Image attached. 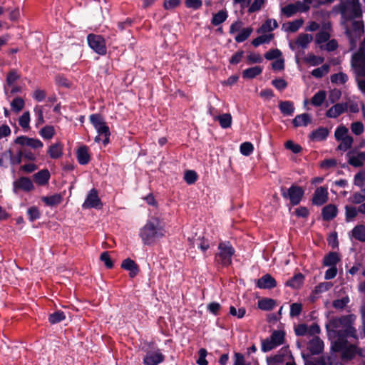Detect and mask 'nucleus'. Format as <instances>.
I'll list each match as a JSON object with an SVG mask.
<instances>
[{
	"mask_svg": "<svg viewBox=\"0 0 365 365\" xmlns=\"http://www.w3.org/2000/svg\"><path fill=\"white\" fill-rule=\"evenodd\" d=\"M302 356L304 361V365H344L342 363L334 361L329 356L322 355L319 358L309 359V355L302 354Z\"/></svg>",
	"mask_w": 365,
	"mask_h": 365,
	"instance_id": "obj_7",
	"label": "nucleus"
},
{
	"mask_svg": "<svg viewBox=\"0 0 365 365\" xmlns=\"http://www.w3.org/2000/svg\"><path fill=\"white\" fill-rule=\"evenodd\" d=\"M304 279V275L299 272L295 274L292 277H291L289 280H287L285 283V285L287 287H290L293 289H299L301 286L303 284Z\"/></svg>",
	"mask_w": 365,
	"mask_h": 365,
	"instance_id": "obj_25",
	"label": "nucleus"
},
{
	"mask_svg": "<svg viewBox=\"0 0 365 365\" xmlns=\"http://www.w3.org/2000/svg\"><path fill=\"white\" fill-rule=\"evenodd\" d=\"M214 120H217L220 126L224 129L228 128L232 125V118L230 113H223L216 115L214 117Z\"/></svg>",
	"mask_w": 365,
	"mask_h": 365,
	"instance_id": "obj_29",
	"label": "nucleus"
},
{
	"mask_svg": "<svg viewBox=\"0 0 365 365\" xmlns=\"http://www.w3.org/2000/svg\"><path fill=\"white\" fill-rule=\"evenodd\" d=\"M121 268L129 271V277L133 278L140 272L138 264L130 258L125 259L121 263Z\"/></svg>",
	"mask_w": 365,
	"mask_h": 365,
	"instance_id": "obj_17",
	"label": "nucleus"
},
{
	"mask_svg": "<svg viewBox=\"0 0 365 365\" xmlns=\"http://www.w3.org/2000/svg\"><path fill=\"white\" fill-rule=\"evenodd\" d=\"M34 182L40 185L44 186L48 183L51 174L48 169H43L33 175Z\"/></svg>",
	"mask_w": 365,
	"mask_h": 365,
	"instance_id": "obj_21",
	"label": "nucleus"
},
{
	"mask_svg": "<svg viewBox=\"0 0 365 365\" xmlns=\"http://www.w3.org/2000/svg\"><path fill=\"white\" fill-rule=\"evenodd\" d=\"M207 309L210 313L214 314L215 316H218L220 315L221 305L218 302H212L207 304Z\"/></svg>",
	"mask_w": 365,
	"mask_h": 365,
	"instance_id": "obj_63",
	"label": "nucleus"
},
{
	"mask_svg": "<svg viewBox=\"0 0 365 365\" xmlns=\"http://www.w3.org/2000/svg\"><path fill=\"white\" fill-rule=\"evenodd\" d=\"M240 150L243 155L249 156L252 153L254 146L250 142H244L240 145Z\"/></svg>",
	"mask_w": 365,
	"mask_h": 365,
	"instance_id": "obj_50",
	"label": "nucleus"
},
{
	"mask_svg": "<svg viewBox=\"0 0 365 365\" xmlns=\"http://www.w3.org/2000/svg\"><path fill=\"white\" fill-rule=\"evenodd\" d=\"M290 354L289 347H282L279 351V354H275L273 356H271L269 358H267V361L269 365L271 364H278L283 363L284 360V357L288 354Z\"/></svg>",
	"mask_w": 365,
	"mask_h": 365,
	"instance_id": "obj_23",
	"label": "nucleus"
},
{
	"mask_svg": "<svg viewBox=\"0 0 365 365\" xmlns=\"http://www.w3.org/2000/svg\"><path fill=\"white\" fill-rule=\"evenodd\" d=\"M345 215H346V221L349 222L355 218L357 215L358 210L356 207L353 206L346 205L345 207Z\"/></svg>",
	"mask_w": 365,
	"mask_h": 365,
	"instance_id": "obj_56",
	"label": "nucleus"
},
{
	"mask_svg": "<svg viewBox=\"0 0 365 365\" xmlns=\"http://www.w3.org/2000/svg\"><path fill=\"white\" fill-rule=\"evenodd\" d=\"M24 101L20 97L15 98L11 103L12 109L16 112L21 111L24 108Z\"/></svg>",
	"mask_w": 365,
	"mask_h": 365,
	"instance_id": "obj_60",
	"label": "nucleus"
},
{
	"mask_svg": "<svg viewBox=\"0 0 365 365\" xmlns=\"http://www.w3.org/2000/svg\"><path fill=\"white\" fill-rule=\"evenodd\" d=\"M352 235L356 240L365 242V225H359L355 226L352 230Z\"/></svg>",
	"mask_w": 365,
	"mask_h": 365,
	"instance_id": "obj_37",
	"label": "nucleus"
},
{
	"mask_svg": "<svg viewBox=\"0 0 365 365\" xmlns=\"http://www.w3.org/2000/svg\"><path fill=\"white\" fill-rule=\"evenodd\" d=\"M14 143L21 146H28L34 149L43 147V143L36 138H29L26 135H20L14 140Z\"/></svg>",
	"mask_w": 365,
	"mask_h": 365,
	"instance_id": "obj_13",
	"label": "nucleus"
},
{
	"mask_svg": "<svg viewBox=\"0 0 365 365\" xmlns=\"http://www.w3.org/2000/svg\"><path fill=\"white\" fill-rule=\"evenodd\" d=\"M89 119L99 135H110L109 127L101 114H92L89 116Z\"/></svg>",
	"mask_w": 365,
	"mask_h": 365,
	"instance_id": "obj_6",
	"label": "nucleus"
},
{
	"mask_svg": "<svg viewBox=\"0 0 365 365\" xmlns=\"http://www.w3.org/2000/svg\"><path fill=\"white\" fill-rule=\"evenodd\" d=\"M277 347V345L270 338H267L262 341V351L266 353Z\"/></svg>",
	"mask_w": 365,
	"mask_h": 365,
	"instance_id": "obj_53",
	"label": "nucleus"
},
{
	"mask_svg": "<svg viewBox=\"0 0 365 365\" xmlns=\"http://www.w3.org/2000/svg\"><path fill=\"white\" fill-rule=\"evenodd\" d=\"M330 38V35L325 31H321L317 34L315 37V41L317 43L320 44L322 43L327 42Z\"/></svg>",
	"mask_w": 365,
	"mask_h": 365,
	"instance_id": "obj_64",
	"label": "nucleus"
},
{
	"mask_svg": "<svg viewBox=\"0 0 365 365\" xmlns=\"http://www.w3.org/2000/svg\"><path fill=\"white\" fill-rule=\"evenodd\" d=\"M279 108L284 115L291 116L294 112V103L289 101H280Z\"/></svg>",
	"mask_w": 365,
	"mask_h": 365,
	"instance_id": "obj_28",
	"label": "nucleus"
},
{
	"mask_svg": "<svg viewBox=\"0 0 365 365\" xmlns=\"http://www.w3.org/2000/svg\"><path fill=\"white\" fill-rule=\"evenodd\" d=\"M228 17L227 11L221 10L216 14H213L211 19V24L215 26H219L222 23L226 21Z\"/></svg>",
	"mask_w": 365,
	"mask_h": 365,
	"instance_id": "obj_35",
	"label": "nucleus"
},
{
	"mask_svg": "<svg viewBox=\"0 0 365 365\" xmlns=\"http://www.w3.org/2000/svg\"><path fill=\"white\" fill-rule=\"evenodd\" d=\"M276 305V301L270 298H262L257 303L258 308L264 311L272 310Z\"/></svg>",
	"mask_w": 365,
	"mask_h": 365,
	"instance_id": "obj_32",
	"label": "nucleus"
},
{
	"mask_svg": "<svg viewBox=\"0 0 365 365\" xmlns=\"http://www.w3.org/2000/svg\"><path fill=\"white\" fill-rule=\"evenodd\" d=\"M351 67H358V65L361 66L363 63L365 64V55L361 53H356L353 54L351 57Z\"/></svg>",
	"mask_w": 365,
	"mask_h": 365,
	"instance_id": "obj_46",
	"label": "nucleus"
},
{
	"mask_svg": "<svg viewBox=\"0 0 365 365\" xmlns=\"http://www.w3.org/2000/svg\"><path fill=\"white\" fill-rule=\"evenodd\" d=\"M333 286L331 282H321L314 287V292L316 294L329 290Z\"/></svg>",
	"mask_w": 365,
	"mask_h": 365,
	"instance_id": "obj_54",
	"label": "nucleus"
},
{
	"mask_svg": "<svg viewBox=\"0 0 365 365\" xmlns=\"http://www.w3.org/2000/svg\"><path fill=\"white\" fill-rule=\"evenodd\" d=\"M41 200L47 206L53 207L61 203L63 201V196L61 194H54L51 196L41 197Z\"/></svg>",
	"mask_w": 365,
	"mask_h": 365,
	"instance_id": "obj_27",
	"label": "nucleus"
},
{
	"mask_svg": "<svg viewBox=\"0 0 365 365\" xmlns=\"http://www.w3.org/2000/svg\"><path fill=\"white\" fill-rule=\"evenodd\" d=\"M282 12L287 16L291 17L298 12L297 4H289L282 9Z\"/></svg>",
	"mask_w": 365,
	"mask_h": 365,
	"instance_id": "obj_47",
	"label": "nucleus"
},
{
	"mask_svg": "<svg viewBox=\"0 0 365 365\" xmlns=\"http://www.w3.org/2000/svg\"><path fill=\"white\" fill-rule=\"evenodd\" d=\"M76 157L80 165L88 164L91 160V155L88 153V148L86 145L81 146L76 152Z\"/></svg>",
	"mask_w": 365,
	"mask_h": 365,
	"instance_id": "obj_22",
	"label": "nucleus"
},
{
	"mask_svg": "<svg viewBox=\"0 0 365 365\" xmlns=\"http://www.w3.org/2000/svg\"><path fill=\"white\" fill-rule=\"evenodd\" d=\"M324 341L318 336H314L307 344V349L312 355H319L323 352Z\"/></svg>",
	"mask_w": 365,
	"mask_h": 365,
	"instance_id": "obj_15",
	"label": "nucleus"
},
{
	"mask_svg": "<svg viewBox=\"0 0 365 365\" xmlns=\"http://www.w3.org/2000/svg\"><path fill=\"white\" fill-rule=\"evenodd\" d=\"M349 130L344 125H339L336 128L334 132V137L337 141H340V140L348 136L347 133Z\"/></svg>",
	"mask_w": 365,
	"mask_h": 365,
	"instance_id": "obj_51",
	"label": "nucleus"
},
{
	"mask_svg": "<svg viewBox=\"0 0 365 365\" xmlns=\"http://www.w3.org/2000/svg\"><path fill=\"white\" fill-rule=\"evenodd\" d=\"M100 260L103 262L108 269H112L114 266L113 262L110 257L109 252L106 251L101 254Z\"/></svg>",
	"mask_w": 365,
	"mask_h": 365,
	"instance_id": "obj_57",
	"label": "nucleus"
},
{
	"mask_svg": "<svg viewBox=\"0 0 365 365\" xmlns=\"http://www.w3.org/2000/svg\"><path fill=\"white\" fill-rule=\"evenodd\" d=\"M34 189L31 180L28 177H20L13 182V191L16 193L19 190L29 192Z\"/></svg>",
	"mask_w": 365,
	"mask_h": 365,
	"instance_id": "obj_9",
	"label": "nucleus"
},
{
	"mask_svg": "<svg viewBox=\"0 0 365 365\" xmlns=\"http://www.w3.org/2000/svg\"><path fill=\"white\" fill-rule=\"evenodd\" d=\"M284 337V331L279 330H274L270 336V339L277 345V346L284 344L285 339Z\"/></svg>",
	"mask_w": 365,
	"mask_h": 365,
	"instance_id": "obj_40",
	"label": "nucleus"
},
{
	"mask_svg": "<svg viewBox=\"0 0 365 365\" xmlns=\"http://www.w3.org/2000/svg\"><path fill=\"white\" fill-rule=\"evenodd\" d=\"M365 182V170H360L354 175V185L362 188Z\"/></svg>",
	"mask_w": 365,
	"mask_h": 365,
	"instance_id": "obj_48",
	"label": "nucleus"
},
{
	"mask_svg": "<svg viewBox=\"0 0 365 365\" xmlns=\"http://www.w3.org/2000/svg\"><path fill=\"white\" fill-rule=\"evenodd\" d=\"M312 36L308 34H300L297 38L294 43L302 48H307L309 43L312 41Z\"/></svg>",
	"mask_w": 365,
	"mask_h": 365,
	"instance_id": "obj_34",
	"label": "nucleus"
},
{
	"mask_svg": "<svg viewBox=\"0 0 365 365\" xmlns=\"http://www.w3.org/2000/svg\"><path fill=\"white\" fill-rule=\"evenodd\" d=\"M341 143L338 145L337 149L340 150L346 151L351 148L352 143L354 142V138L348 135L344 138L340 140Z\"/></svg>",
	"mask_w": 365,
	"mask_h": 365,
	"instance_id": "obj_44",
	"label": "nucleus"
},
{
	"mask_svg": "<svg viewBox=\"0 0 365 365\" xmlns=\"http://www.w3.org/2000/svg\"><path fill=\"white\" fill-rule=\"evenodd\" d=\"M218 252L215 255V262L223 267H227L232 264V257L235 249L230 241H221L217 246Z\"/></svg>",
	"mask_w": 365,
	"mask_h": 365,
	"instance_id": "obj_3",
	"label": "nucleus"
},
{
	"mask_svg": "<svg viewBox=\"0 0 365 365\" xmlns=\"http://www.w3.org/2000/svg\"><path fill=\"white\" fill-rule=\"evenodd\" d=\"M280 192L283 198L289 200L290 204L295 206L300 203L304 196V190L299 185H292L289 188L282 186L280 187Z\"/></svg>",
	"mask_w": 365,
	"mask_h": 365,
	"instance_id": "obj_4",
	"label": "nucleus"
},
{
	"mask_svg": "<svg viewBox=\"0 0 365 365\" xmlns=\"http://www.w3.org/2000/svg\"><path fill=\"white\" fill-rule=\"evenodd\" d=\"M197 174L195 170H188L185 171L184 180L188 185L194 184L197 180Z\"/></svg>",
	"mask_w": 365,
	"mask_h": 365,
	"instance_id": "obj_49",
	"label": "nucleus"
},
{
	"mask_svg": "<svg viewBox=\"0 0 365 365\" xmlns=\"http://www.w3.org/2000/svg\"><path fill=\"white\" fill-rule=\"evenodd\" d=\"M302 311V304L301 303H292L290 305V317H295L300 315Z\"/></svg>",
	"mask_w": 365,
	"mask_h": 365,
	"instance_id": "obj_61",
	"label": "nucleus"
},
{
	"mask_svg": "<svg viewBox=\"0 0 365 365\" xmlns=\"http://www.w3.org/2000/svg\"><path fill=\"white\" fill-rule=\"evenodd\" d=\"M27 215L29 216V220L31 222H34L36 220H38L41 217V212L38 208L36 206H32L27 210Z\"/></svg>",
	"mask_w": 365,
	"mask_h": 365,
	"instance_id": "obj_52",
	"label": "nucleus"
},
{
	"mask_svg": "<svg viewBox=\"0 0 365 365\" xmlns=\"http://www.w3.org/2000/svg\"><path fill=\"white\" fill-rule=\"evenodd\" d=\"M48 154L52 159L61 158L63 155V145L59 143L52 144L48 148Z\"/></svg>",
	"mask_w": 365,
	"mask_h": 365,
	"instance_id": "obj_31",
	"label": "nucleus"
},
{
	"mask_svg": "<svg viewBox=\"0 0 365 365\" xmlns=\"http://www.w3.org/2000/svg\"><path fill=\"white\" fill-rule=\"evenodd\" d=\"M338 214L337 207L334 204H329L324 206L322 210V216L324 221H331L336 217Z\"/></svg>",
	"mask_w": 365,
	"mask_h": 365,
	"instance_id": "obj_20",
	"label": "nucleus"
},
{
	"mask_svg": "<svg viewBox=\"0 0 365 365\" xmlns=\"http://www.w3.org/2000/svg\"><path fill=\"white\" fill-rule=\"evenodd\" d=\"M88 46L96 53L104 56L107 53V48L104 38L101 35L90 34L87 36Z\"/></svg>",
	"mask_w": 365,
	"mask_h": 365,
	"instance_id": "obj_5",
	"label": "nucleus"
},
{
	"mask_svg": "<svg viewBox=\"0 0 365 365\" xmlns=\"http://www.w3.org/2000/svg\"><path fill=\"white\" fill-rule=\"evenodd\" d=\"M334 351L341 353L342 361H349L354 359L356 355V345L347 344L341 350Z\"/></svg>",
	"mask_w": 365,
	"mask_h": 365,
	"instance_id": "obj_16",
	"label": "nucleus"
},
{
	"mask_svg": "<svg viewBox=\"0 0 365 365\" xmlns=\"http://www.w3.org/2000/svg\"><path fill=\"white\" fill-rule=\"evenodd\" d=\"M19 79H20V75L18 74L17 71L16 69H11L7 73L6 83L9 86H12Z\"/></svg>",
	"mask_w": 365,
	"mask_h": 365,
	"instance_id": "obj_45",
	"label": "nucleus"
},
{
	"mask_svg": "<svg viewBox=\"0 0 365 365\" xmlns=\"http://www.w3.org/2000/svg\"><path fill=\"white\" fill-rule=\"evenodd\" d=\"M340 12L343 17L346 19H354L361 16V10L358 5L349 4H341L340 5Z\"/></svg>",
	"mask_w": 365,
	"mask_h": 365,
	"instance_id": "obj_8",
	"label": "nucleus"
},
{
	"mask_svg": "<svg viewBox=\"0 0 365 365\" xmlns=\"http://www.w3.org/2000/svg\"><path fill=\"white\" fill-rule=\"evenodd\" d=\"M355 320L356 316L351 314L340 317H332L326 324L327 331L328 333L332 331L337 336V339L332 345L333 351H339L344 346L347 345L348 337L358 339L356 329L353 327Z\"/></svg>",
	"mask_w": 365,
	"mask_h": 365,
	"instance_id": "obj_1",
	"label": "nucleus"
},
{
	"mask_svg": "<svg viewBox=\"0 0 365 365\" xmlns=\"http://www.w3.org/2000/svg\"><path fill=\"white\" fill-rule=\"evenodd\" d=\"M327 97L326 91L324 90L317 92L311 99V103L314 106L319 107L322 105Z\"/></svg>",
	"mask_w": 365,
	"mask_h": 365,
	"instance_id": "obj_36",
	"label": "nucleus"
},
{
	"mask_svg": "<svg viewBox=\"0 0 365 365\" xmlns=\"http://www.w3.org/2000/svg\"><path fill=\"white\" fill-rule=\"evenodd\" d=\"M340 260L341 258L337 252H330L324 257L323 264L326 267H336L337 263Z\"/></svg>",
	"mask_w": 365,
	"mask_h": 365,
	"instance_id": "obj_26",
	"label": "nucleus"
},
{
	"mask_svg": "<svg viewBox=\"0 0 365 365\" xmlns=\"http://www.w3.org/2000/svg\"><path fill=\"white\" fill-rule=\"evenodd\" d=\"M262 72V68L259 66H256L247 68L242 72V78L245 79H252L260 75Z\"/></svg>",
	"mask_w": 365,
	"mask_h": 365,
	"instance_id": "obj_30",
	"label": "nucleus"
},
{
	"mask_svg": "<svg viewBox=\"0 0 365 365\" xmlns=\"http://www.w3.org/2000/svg\"><path fill=\"white\" fill-rule=\"evenodd\" d=\"M253 29L252 27H247L240 30V32L235 36V39L237 43H242L247 40L251 34L252 33Z\"/></svg>",
	"mask_w": 365,
	"mask_h": 365,
	"instance_id": "obj_43",
	"label": "nucleus"
},
{
	"mask_svg": "<svg viewBox=\"0 0 365 365\" xmlns=\"http://www.w3.org/2000/svg\"><path fill=\"white\" fill-rule=\"evenodd\" d=\"M256 286L259 289H271L277 287V281L270 274H266L257 280Z\"/></svg>",
	"mask_w": 365,
	"mask_h": 365,
	"instance_id": "obj_14",
	"label": "nucleus"
},
{
	"mask_svg": "<svg viewBox=\"0 0 365 365\" xmlns=\"http://www.w3.org/2000/svg\"><path fill=\"white\" fill-rule=\"evenodd\" d=\"M329 134V130L327 128L320 126L314 130L309 135L312 141H323L325 140Z\"/></svg>",
	"mask_w": 365,
	"mask_h": 365,
	"instance_id": "obj_18",
	"label": "nucleus"
},
{
	"mask_svg": "<svg viewBox=\"0 0 365 365\" xmlns=\"http://www.w3.org/2000/svg\"><path fill=\"white\" fill-rule=\"evenodd\" d=\"M347 108L346 103H336L326 112V116L336 118L344 113L347 110Z\"/></svg>",
	"mask_w": 365,
	"mask_h": 365,
	"instance_id": "obj_19",
	"label": "nucleus"
},
{
	"mask_svg": "<svg viewBox=\"0 0 365 365\" xmlns=\"http://www.w3.org/2000/svg\"><path fill=\"white\" fill-rule=\"evenodd\" d=\"M304 20L302 19H296L289 23V26L287 28V31L289 32H296L297 31L300 27L303 25Z\"/></svg>",
	"mask_w": 365,
	"mask_h": 365,
	"instance_id": "obj_58",
	"label": "nucleus"
},
{
	"mask_svg": "<svg viewBox=\"0 0 365 365\" xmlns=\"http://www.w3.org/2000/svg\"><path fill=\"white\" fill-rule=\"evenodd\" d=\"M312 122L311 116L309 113H304L302 114L297 115L292 120L293 125L295 128L300 126H307Z\"/></svg>",
	"mask_w": 365,
	"mask_h": 365,
	"instance_id": "obj_24",
	"label": "nucleus"
},
{
	"mask_svg": "<svg viewBox=\"0 0 365 365\" xmlns=\"http://www.w3.org/2000/svg\"><path fill=\"white\" fill-rule=\"evenodd\" d=\"M355 153L356 149H352L346 154V156L348 158V163L354 168L362 167L364 165V163L360 160L357 155H354Z\"/></svg>",
	"mask_w": 365,
	"mask_h": 365,
	"instance_id": "obj_33",
	"label": "nucleus"
},
{
	"mask_svg": "<svg viewBox=\"0 0 365 365\" xmlns=\"http://www.w3.org/2000/svg\"><path fill=\"white\" fill-rule=\"evenodd\" d=\"M282 55V51L278 48L270 49L264 54V58L267 60L271 61L273 59H278Z\"/></svg>",
	"mask_w": 365,
	"mask_h": 365,
	"instance_id": "obj_59",
	"label": "nucleus"
},
{
	"mask_svg": "<svg viewBox=\"0 0 365 365\" xmlns=\"http://www.w3.org/2000/svg\"><path fill=\"white\" fill-rule=\"evenodd\" d=\"M66 319L65 313L61 310H57L48 315V322L51 324H56Z\"/></svg>",
	"mask_w": 365,
	"mask_h": 365,
	"instance_id": "obj_38",
	"label": "nucleus"
},
{
	"mask_svg": "<svg viewBox=\"0 0 365 365\" xmlns=\"http://www.w3.org/2000/svg\"><path fill=\"white\" fill-rule=\"evenodd\" d=\"M165 222L158 217L149 218L140 230L139 237L144 245L151 246L165 236Z\"/></svg>",
	"mask_w": 365,
	"mask_h": 365,
	"instance_id": "obj_2",
	"label": "nucleus"
},
{
	"mask_svg": "<svg viewBox=\"0 0 365 365\" xmlns=\"http://www.w3.org/2000/svg\"><path fill=\"white\" fill-rule=\"evenodd\" d=\"M29 122H30V113L29 111H26L23 113V115L19 119V124L23 128H29Z\"/></svg>",
	"mask_w": 365,
	"mask_h": 365,
	"instance_id": "obj_62",
	"label": "nucleus"
},
{
	"mask_svg": "<svg viewBox=\"0 0 365 365\" xmlns=\"http://www.w3.org/2000/svg\"><path fill=\"white\" fill-rule=\"evenodd\" d=\"M330 66L329 64H323L321 67L317 68L312 71V75L317 78H321L329 72Z\"/></svg>",
	"mask_w": 365,
	"mask_h": 365,
	"instance_id": "obj_41",
	"label": "nucleus"
},
{
	"mask_svg": "<svg viewBox=\"0 0 365 365\" xmlns=\"http://www.w3.org/2000/svg\"><path fill=\"white\" fill-rule=\"evenodd\" d=\"M327 188L324 187H317L313 195L312 202L314 205L322 206L329 200Z\"/></svg>",
	"mask_w": 365,
	"mask_h": 365,
	"instance_id": "obj_12",
	"label": "nucleus"
},
{
	"mask_svg": "<svg viewBox=\"0 0 365 365\" xmlns=\"http://www.w3.org/2000/svg\"><path fill=\"white\" fill-rule=\"evenodd\" d=\"M165 356L159 349L156 351H148L143 358V365H158L165 361Z\"/></svg>",
	"mask_w": 365,
	"mask_h": 365,
	"instance_id": "obj_11",
	"label": "nucleus"
},
{
	"mask_svg": "<svg viewBox=\"0 0 365 365\" xmlns=\"http://www.w3.org/2000/svg\"><path fill=\"white\" fill-rule=\"evenodd\" d=\"M330 80L332 83L344 84L348 81L349 77L346 73L343 72H339L337 73L332 74L330 76Z\"/></svg>",
	"mask_w": 365,
	"mask_h": 365,
	"instance_id": "obj_42",
	"label": "nucleus"
},
{
	"mask_svg": "<svg viewBox=\"0 0 365 365\" xmlns=\"http://www.w3.org/2000/svg\"><path fill=\"white\" fill-rule=\"evenodd\" d=\"M83 208H101L102 206V202L101 199L98 197V193L96 189H91L87 197L86 200L83 204Z\"/></svg>",
	"mask_w": 365,
	"mask_h": 365,
	"instance_id": "obj_10",
	"label": "nucleus"
},
{
	"mask_svg": "<svg viewBox=\"0 0 365 365\" xmlns=\"http://www.w3.org/2000/svg\"><path fill=\"white\" fill-rule=\"evenodd\" d=\"M55 133L54 128L51 125H46L40 130V135L44 139H51Z\"/></svg>",
	"mask_w": 365,
	"mask_h": 365,
	"instance_id": "obj_55",
	"label": "nucleus"
},
{
	"mask_svg": "<svg viewBox=\"0 0 365 365\" xmlns=\"http://www.w3.org/2000/svg\"><path fill=\"white\" fill-rule=\"evenodd\" d=\"M273 38V34L261 35L257 37L256 38L253 39L252 41V44L255 47H257L262 43H269Z\"/></svg>",
	"mask_w": 365,
	"mask_h": 365,
	"instance_id": "obj_39",
	"label": "nucleus"
}]
</instances>
